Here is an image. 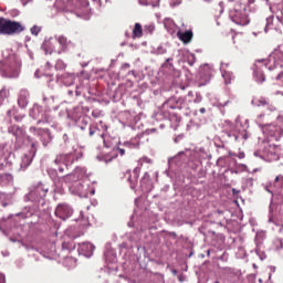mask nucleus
I'll return each mask as SVG.
<instances>
[{
  "label": "nucleus",
  "instance_id": "nucleus-1",
  "mask_svg": "<svg viewBox=\"0 0 283 283\" xmlns=\"http://www.w3.org/2000/svg\"><path fill=\"white\" fill-rule=\"evenodd\" d=\"M0 72L6 78H17L21 72V60L17 55H10L0 62Z\"/></svg>",
  "mask_w": 283,
  "mask_h": 283
},
{
  "label": "nucleus",
  "instance_id": "nucleus-2",
  "mask_svg": "<svg viewBox=\"0 0 283 283\" xmlns=\"http://www.w3.org/2000/svg\"><path fill=\"white\" fill-rule=\"evenodd\" d=\"M71 12H74L78 19H90L92 9L90 8V0H67Z\"/></svg>",
  "mask_w": 283,
  "mask_h": 283
},
{
  "label": "nucleus",
  "instance_id": "nucleus-3",
  "mask_svg": "<svg viewBox=\"0 0 283 283\" xmlns=\"http://www.w3.org/2000/svg\"><path fill=\"white\" fill-rule=\"evenodd\" d=\"M25 28L21 22L12 21L6 18H0V34L12 36L14 34H21Z\"/></svg>",
  "mask_w": 283,
  "mask_h": 283
},
{
  "label": "nucleus",
  "instance_id": "nucleus-4",
  "mask_svg": "<svg viewBox=\"0 0 283 283\" xmlns=\"http://www.w3.org/2000/svg\"><path fill=\"white\" fill-rule=\"evenodd\" d=\"M265 67L268 70H275V67H283V52L280 50H274V52L265 61Z\"/></svg>",
  "mask_w": 283,
  "mask_h": 283
},
{
  "label": "nucleus",
  "instance_id": "nucleus-5",
  "mask_svg": "<svg viewBox=\"0 0 283 283\" xmlns=\"http://www.w3.org/2000/svg\"><path fill=\"white\" fill-rule=\"evenodd\" d=\"M230 19L237 25H249L250 20L245 10H233L230 12Z\"/></svg>",
  "mask_w": 283,
  "mask_h": 283
},
{
  "label": "nucleus",
  "instance_id": "nucleus-6",
  "mask_svg": "<svg viewBox=\"0 0 283 283\" xmlns=\"http://www.w3.org/2000/svg\"><path fill=\"white\" fill-rule=\"evenodd\" d=\"M266 60H258L254 64V77L259 83H264L266 81V76L262 71V67H266Z\"/></svg>",
  "mask_w": 283,
  "mask_h": 283
},
{
  "label": "nucleus",
  "instance_id": "nucleus-7",
  "mask_svg": "<svg viewBox=\"0 0 283 283\" xmlns=\"http://www.w3.org/2000/svg\"><path fill=\"white\" fill-rule=\"evenodd\" d=\"M72 213H74V211L66 203H60L55 209V216L57 218H61V220H65L66 218H70Z\"/></svg>",
  "mask_w": 283,
  "mask_h": 283
},
{
  "label": "nucleus",
  "instance_id": "nucleus-8",
  "mask_svg": "<svg viewBox=\"0 0 283 283\" xmlns=\"http://www.w3.org/2000/svg\"><path fill=\"white\" fill-rule=\"evenodd\" d=\"M8 133L14 136L15 140H23L25 138V130L19 125H11L8 127Z\"/></svg>",
  "mask_w": 283,
  "mask_h": 283
},
{
  "label": "nucleus",
  "instance_id": "nucleus-9",
  "mask_svg": "<svg viewBox=\"0 0 283 283\" xmlns=\"http://www.w3.org/2000/svg\"><path fill=\"white\" fill-rule=\"evenodd\" d=\"M126 174H128V182L130 185V189H136V187L138 186V178L140 176V170L138 168H135L132 171H126Z\"/></svg>",
  "mask_w": 283,
  "mask_h": 283
},
{
  "label": "nucleus",
  "instance_id": "nucleus-10",
  "mask_svg": "<svg viewBox=\"0 0 283 283\" xmlns=\"http://www.w3.org/2000/svg\"><path fill=\"white\" fill-rule=\"evenodd\" d=\"M56 41L60 45L59 54H63V53L67 52L70 45H72V41L67 40V38H65V35H59L56 38Z\"/></svg>",
  "mask_w": 283,
  "mask_h": 283
},
{
  "label": "nucleus",
  "instance_id": "nucleus-11",
  "mask_svg": "<svg viewBox=\"0 0 283 283\" xmlns=\"http://www.w3.org/2000/svg\"><path fill=\"white\" fill-rule=\"evenodd\" d=\"M99 125H101V127L103 129V133L99 134L98 132H101V129H98V128H95V129L91 128L90 129V136H94L95 134H98V136L102 138L105 147H107V145L105 144V135L107 133L108 127H107V125L103 124V122H99Z\"/></svg>",
  "mask_w": 283,
  "mask_h": 283
},
{
  "label": "nucleus",
  "instance_id": "nucleus-12",
  "mask_svg": "<svg viewBox=\"0 0 283 283\" xmlns=\"http://www.w3.org/2000/svg\"><path fill=\"white\" fill-rule=\"evenodd\" d=\"M28 96H29L28 91L25 90L20 91V94L18 97V105L19 107H22V109L28 107Z\"/></svg>",
  "mask_w": 283,
  "mask_h": 283
},
{
  "label": "nucleus",
  "instance_id": "nucleus-13",
  "mask_svg": "<svg viewBox=\"0 0 283 283\" xmlns=\"http://www.w3.org/2000/svg\"><path fill=\"white\" fill-rule=\"evenodd\" d=\"M280 24L276 22V18L271 15L266 19L265 32L266 30H279Z\"/></svg>",
  "mask_w": 283,
  "mask_h": 283
},
{
  "label": "nucleus",
  "instance_id": "nucleus-14",
  "mask_svg": "<svg viewBox=\"0 0 283 283\" xmlns=\"http://www.w3.org/2000/svg\"><path fill=\"white\" fill-rule=\"evenodd\" d=\"M82 253H84V255H92L94 253V244L90 243V242H85V243H82L81 247H80Z\"/></svg>",
  "mask_w": 283,
  "mask_h": 283
},
{
  "label": "nucleus",
  "instance_id": "nucleus-15",
  "mask_svg": "<svg viewBox=\"0 0 283 283\" xmlns=\"http://www.w3.org/2000/svg\"><path fill=\"white\" fill-rule=\"evenodd\" d=\"M178 36L182 41V43H191V40L193 39V32L185 31L184 33H178Z\"/></svg>",
  "mask_w": 283,
  "mask_h": 283
},
{
  "label": "nucleus",
  "instance_id": "nucleus-16",
  "mask_svg": "<svg viewBox=\"0 0 283 283\" xmlns=\"http://www.w3.org/2000/svg\"><path fill=\"white\" fill-rule=\"evenodd\" d=\"M143 36V25L140 23H135L133 29V39H140Z\"/></svg>",
  "mask_w": 283,
  "mask_h": 283
},
{
  "label": "nucleus",
  "instance_id": "nucleus-17",
  "mask_svg": "<svg viewBox=\"0 0 283 283\" xmlns=\"http://www.w3.org/2000/svg\"><path fill=\"white\" fill-rule=\"evenodd\" d=\"M6 98H10V90L2 87L0 91V107L6 102Z\"/></svg>",
  "mask_w": 283,
  "mask_h": 283
},
{
  "label": "nucleus",
  "instance_id": "nucleus-18",
  "mask_svg": "<svg viewBox=\"0 0 283 283\" xmlns=\"http://www.w3.org/2000/svg\"><path fill=\"white\" fill-rule=\"evenodd\" d=\"M32 165V157L24 155L21 163V169H28Z\"/></svg>",
  "mask_w": 283,
  "mask_h": 283
},
{
  "label": "nucleus",
  "instance_id": "nucleus-19",
  "mask_svg": "<svg viewBox=\"0 0 283 283\" xmlns=\"http://www.w3.org/2000/svg\"><path fill=\"white\" fill-rule=\"evenodd\" d=\"M60 10L65 11V12H71V9L67 4V0H60Z\"/></svg>",
  "mask_w": 283,
  "mask_h": 283
},
{
  "label": "nucleus",
  "instance_id": "nucleus-20",
  "mask_svg": "<svg viewBox=\"0 0 283 283\" xmlns=\"http://www.w3.org/2000/svg\"><path fill=\"white\" fill-rule=\"evenodd\" d=\"M223 78H224L226 85L231 84V73L224 72V73H223Z\"/></svg>",
  "mask_w": 283,
  "mask_h": 283
},
{
  "label": "nucleus",
  "instance_id": "nucleus-21",
  "mask_svg": "<svg viewBox=\"0 0 283 283\" xmlns=\"http://www.w3.org/2000/svg\"><path fill=\"white\" fill-rule=\"evenodd\" d=\"M39 32H41V27H38V25H33L31 28V34H34L35 36L39 35Z\"/></svg>",
  "mask_w": 283,
  "mask_h": 283
},
{
  "label": "nucleus",
  "instance_id": "nucleus-22",
  "mask_svg": "<svg viewBox=\"0 0 283 283\" xmlns=\"http://www.w3.org/2000/svg\"><path fill=\"white\" fill-rule=\"evenodd\" d=\"M116 151L119 156H125V148H117Z\"/></svg>",
  "mask_w": 283,
  "mask_h": 283
},
{
  "label": "nucleus",
  "instance_id": "nucleus-23",
  "mask_svg": "<svg viewBox=\"0 0 283 283\" xmlns=\"http://www.w3.org/2000/svg\"><path fill=\"white\" fill-rule=\"evenodd\" d=\"M276 23L283 25V17H276Z\"/></svg>",
  "mask_w": 283,
  "mask_h": 283
},
{
  "label": "nucleus",
  "instance_id": "nucleus-24",
  "mask_svg": "<svg viewBox=\"0 0 283 283\" xmlns=\"http://www.w3.org/2000/svg\"><path fill=\"white\" fill-rule=\"evenodd\" d=\"M124 147H127V149H132V147H134V144L126 142L124 143Z\"/></svg>",
  "mask_w": 283,
  "mask_h": 283
},
{
  "label": "nucleus",
  "instance_id": "nucleus-25",
  "mask_svg": "<svg viewBox=\"0 0 283 283\" xmlns=\"http://www.w3.org/2000/svg\"><path fill=\"white\" fill-rule=\"evenodd\" d=\"M0 283H6V274L0 273Z\"/></svg>",
  "mask_w": 283,
  "mask_h": 283
},
{
  "label": "nucleus",
  "instance_id": "nucleus-26",
  "mask_svg": "<svg viewBox=\"0 0 283 283\" xmlns=\"http://www.w3.org/2000/svg\"><path fill=\"white\" fill-rule=\"evenodd\" d=\"M145 30H148V32L151 34V32H154V25L145 27Z\"/></svg>",
  "mask_w": 283,
  "mask_h": 283
},
{
  "label": "nucleus",
  "instance_id": "nucleus-27",
  "mask_svg": "<svg viewBox=\"0 0 283 283\" xmlns=\"http://www.w3.org/2000/svg\"><path fill=\"white\" fill-rule=\"evenodd\" d=\"M283 180V175L282 176H276L275 179H274V182H279Z\"/></svg>",
  "mask_w": 283,
  "mask_h": 283
},
{
  "label": "nucleus",
  "instance_id": "nucleus-28",
  "mask_svg": "<svg viewBox=\"0 0 283 283\" xmlns=\"http://www.w3.org/2000/svg\"><path fill=\"white\" fill-rule=\"evenodd\" d=\"M142 161H143V163H151V159H149V158H147V157H143V158H142Z\"/></svg>",
  "mask_w": 283,
  "mask_h": 283
},
{
  "label": "nucleus",
  "instance_id": "nucleus-29",
  "mask_svg": "<svg viewBox=\"0 0 283 283\" xmlns=\"http://www.w3.org/2000/svg\"><path fill=\"white\" fill-rule=\"evenodd\" d=\"M199 112H200V114H206V113H207V109H206L205 107H201V108L199 109Z\"/></svg>",
  "mask_w": 283,
  "mask_h": 283
},
{
  "label": "nucleus",
  "instance_id": "nucleus-30",
  "mask_svg": "<svg viewBox=\"0 0 283 283\" xmlns=\"http://www.w3.org/2000/svg\"><path fill=\"white\" fill-rule=\"evenodd\" d=\"M260 104L261 105H266L268 103H266V99H260Z\"/></svg>",
  "mask_w": 283,
  "mask_h": 283
},
{
  "label": "nucleus",
  "instance_id": "nucleus-31",
  "mask_svg": "<svg viewBox=\"0 0 283 283\" xmlns=\"http://www.w3.org/2000/svg\"><path fill=\"white\" fill-rule=\"evenodd\" d=\"M30 132H39V129H36V127H31Z\"/></svg>",
  "mask_w": 283,
  "mask_h": 283
},
{
  "label": "nucleus",
  "instance_id": "nucleus-32",
  "mask_svg": "<svg viewBox=\"0 0 283 283\" xmlns=\"http://www.w3.org/2000/svg\"><path fill=\"white\" fill-rule=\"evenodd\" d=\"M93 1H97L98 6H99V8H101V6H102V3H103L101 0H93Z\"/></svg>",
  "mask_w": 283,
  "mask_h": 283
},
{
  "label": "nucleus",
  "instance_id": "nucleus-33",
  "mask_svg": "<svg viewBox=\"0 0 283 283\" xmlns=\"http://www.w3.org/2000/svg\"><path fill=\"white\" fill-rule=\"evenodd\" d=\"M282 77H283V73H280L276 78L280 80Z\"/></svg>",
  "mask_w": 283,
  "mask_h": 283
},
{
  "label": "nucleus",
  "instance_id": "nucleus-34",
  "mask_svg": "<svg viewBox=\"0 0 283 283\" xmlns=\"http://www.w3.org/2000/svg\"><path fill=\"white\" fill-rule=\"evenodd\" d=\"M212 0H203V3H211Z\"/></svg>",
  "mask_w": 283,
  "mask_h": 283
},
{
  "label": "nucleus",
  "instance_id": "nucleus-35",
  "mask_svg": "<svg viewBox=\"0 0 283 283\" xmlns=\"http://www.w3.org/2000/svg\"><path fill=\"white\" fill-rule=\"evenodd\" d=\"M188 96L193 97V92H189Z\"/></svg>",
  "mask_w": 283,
  "mask_h": 283
},
{
  "label": "nucleus",
  "instance_id": "nucleus-36",
  "mask_svg": "<svg viewBox=\"0 0 283 283\" xmlns=\"http://www.w3.org/2000/svg\"><path fill=\"white\" fill-rule=\"evenodd\" d=\"M169 61H172V59H167V60H166V63H169Z\"/></svg>",
  "mask_w": 283,
  "mask_h": 283
},
{
  "label": "nucleus",
  "instance_id": "nucleus-37",
  "mask_svg": "<svg viewBox=\"0 0 283 283\" xmlns=\"http://www.w3.org/2000/svg\"><path fill=\"white\" fill-rule=\"evenodd\" d=\"M195 103H200V99H198V98H197V99H195Z\"/></svg>",
  "mask_w": 283,
  "mask_h": 283
},
{
  "label": "nucleus",
  "instance_id": "nucleus-38",
  "mask_svg": "<svg viewBox=\"0 0 283 283\" xmlns=\"http://www.w3.org/2000/svg\"><path fill=\"white\" fill-rule=\"evenodd\" d=\"M151 132H156V128L151 129Z\"/></svg>",
  "mask_w": 283,
  "mask_h": 283
},
{
  "label": "nucleus",
  "instance_id": "nucleus-39",
  "mask_svg": "<svg viewBox=\"0 0 283 283\" xmlns=\"http://www.w3.org/2000/svg\"><path fill=\"white\" fill-rule=\"evenodd\" d=\"M214 283H220V281H216Z\"/></svg>",
  "mask_w": 283,
  "mask_h": 283
},
{
  "label": "nucleus",
  "instance_id": "nucleus-40",
  "mask_svg": "<svg viewBox=\"0 0 283 283\" xmlns=\"http://www.w3.org/2000/svg\"><path fill=\"white\" fill-rule=\"evenodd\" d=\"M240 158H243V156L241 155Z\"/></svg>",
  "mask_w": 283,
  "mask_h": 283
},
{
  "label": "nucleus",
  "instance_id": "nucleus-41",
  "mask_svg": "<svg viewBox=\"0 0 283 283\" xmlns=\"http://www.w3.org/2000/svg\"><path fill=\"white\" fill-rule=\"evenodd\" d=\"M240 158H243V156L241 155Z\"/></svg>",
  "mask_w": 283,
  "mask_h": 283
},
{
  "label": "nucleus",
  "instance_id": "nucleus-42",
  "mask_svg": "<svg viewBox=\"0 0 283 283\" xmlns=\"http://www.w3.org/2000/svg\"><path fill=\"white\" fill-rule=\"evenodd\" d=\"M229 1H235V0H229Z\"/></svg>",
  "mask_w": 283,
  "mask_h": 283
}]
</instances>
